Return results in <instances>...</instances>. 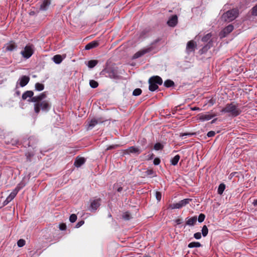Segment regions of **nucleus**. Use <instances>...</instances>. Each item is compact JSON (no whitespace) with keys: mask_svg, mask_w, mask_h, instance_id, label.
Listing matches in <instances>:
<instances>
[{"mask_svg":"<svg viewBox=\"0 0 257 257\" xmlns=\"http://www.w3.org/2000/svg\"><path fill=\"white\" fill-rule=\"evenodd\" d=\"M35 89L39 91H42L44 89V85L38 82L36 83L35 84Z\"/></svg>","mask_w":257,"mask_h":257,"instance_id":"e433bc0d","label":"nucleus"},{"mask_svg":"<svg viewBox=\"0 0 257 257\" xmlns=\"http://www.w3.org/2000/svg\"><path fill=\"white\" fill-rule=\"evenodd\" d=\"M177 224L179 225L182 223V219L178 218L175 220Z\"/></svg>","mask_w":257,"mask_h":257,"instance_id":"e2e57ef3","label":"nucleus"},{"mask_svg":"<svg viewBox=\"0 0 257 257\" xmlns=\"http://www.w3.org/2000/svg\"><path fill=\"white\" fill-rule=\"evenodd\" d=\"M205 218V215L204 214H203V213L200 214L198 216V222H202L204 220Z\"/></svg>","mask_w":257,"mask_h":257,"instance_id":"c03bdc74","label":"nucleus"},{"mask_svg":"<svg viewBox=\"0 0 257 257\" xmlns=\"http://www.w3.org/2000/svg\"><path fill=\"white\" fill-rule=\"evenodd\" d=\"M131 215L128 212H125L122 214V218L125 220H128L131 219Z\"/></svg>","mask_w":257,"mask_h":257,"instance_id":"a19ab883","label":"nucleus"},{"mask_svg":"<svg viewBox=\"0 0 257 257\" xmlns=\"http://www.w3.org/2000/svg\"><path fill=\"white\" fill-rule=\"evenodd\" d=\"M25 186V184L23 183H19L17 187H18L21 190L22 188H23Z\"/></svg>","mask_w":257,"mask_h":257,"instance_id":"680f3d73","label":"nucleus"},{"mask_svg":"<svg viewBox=\"0 0 257 257\" xmlns=\"http://www.w3.org/2000/svg\"><path fill=\"white\" fill-rule=\"evenodd\" d=\"M53 60L56 64H59L61 63L63 60V58L61 55H56L53 57Z\"/></svg>","mask_w":257,"mask_h":257,"instance_id":"a878e982","label":"nucleus"},{"mask_svg":"<svg viewBox=\"0 0 257 257\" xmlns=\"http://www.w3.org/2000/svg\"><path fill=\"white\" fill-rule=\"evenodd\" d=\"M46 92L41 93L38 96H35L31 98L30 100H28L29 102H37L38 101H42L43 100L46 98Z\"/></svg>","mask_w":257,"mask_h":257,"instance_id":"2eb2a0df","label":"nucleus"},{"mask_svg":"<svg viewBox=\"0 0 257 257\" xmlns=\"http://www.w3.org/2000/svg\"><path fill=\"white\" fill-rule=\"evenodd\" d=\"M34 47L32 44L27 45L24 50L21 52V54L23 57L26 59H29L34 53Z\"/></svg>","mask_w":257,"mask_h":257,"instance_id":"6e6552de","label":"nucleus"},{"mask_svg":"<svg viewBox=\"0 0 257 257\" xmlns=\"http://www.w3.org/2000/svg\"><path fill=\"white\" fill-rule=\"evenodd\" d=\"M215 135V132L211 131H209V132H208L207 136L208 137L210 138V137H212L214 136Z\"/></svg>","mask_w":257,"mask_h":257,"instance_id":"13d9d810","label":"nucleus"},{"mask_svg":"<svg viewBox=\"0 0 257 257\" xmlns=\"http://www.w3.org/2000/svg\"><path fill=\"white\" fill-rule=\"evenodd\" d=\"M155 196L157 200L158 201H160L161 200L162 194L160 192L156 191L155 193Z\"/></svg>","mask_w":257,"mask_h":257,"instance_id":"de8ad7c7","label":"nucleus"},{"mask_svg":"<svg viewBox=\"0 0 257 257\" xmlns=\"http://www.w3.org/2000/svg\"><path fill=\"white\" fill-rule=\"evenodd\" d=\"M101 200L100 198L90 200L89 210L93 212L95 211L100 206Z\"/></svg>","mask_w":257,"mask_h":257,"instance_id":"f8f14e48","label":"nucleus"},{"mask_svg":"<svg viewBox=\"0 0 257 257\" xmlns=\"http://www.w3.org/2000/svg\"><path fill=\"white\" fill-rule=\"evenodd\" d=\"M59 229L61 230H65L66 229V225L65 223H61L59 225Z\"/></svg>","mask_w":257,"mask_h":257,"instance_id":"6e6d98bb","label":"nucleus"},{"mask_svg":"<svg viewBox=\"0 0 257 257\" xmlns=\"http://www.w3.org/2000/svg\"><path fill=\"white\" fill-rule=\"evenodd\" d=\"M164 85L165 87L169 88L174 86L175 83L172 80L168 79L164 82Z\"/></svg>","mask_w":257,"mask_h":257,"instance_id":"7c9ffc66","label":"nucleus"},{"mask_svg":"<svg viewBox=\"0 0 257 257\" xmlns=\"http://www.w3.org/2000/svg\"><path fill=\"white\" fill-rule=\"evenodd\" d=\"M142 90L140 88H136L133 92V95L134 96H139L141 94Z\"/></svg>","mask_w":257,"mask_h":257,"instance_id":"ea45409f","label":"nucleus"},{"mask_svg":"<svg viewBox=\"0 0 257 257\" xmlns=\"http://www.w3.org/2000/svg\"><path fill=\"white\" fill-rule=\"evenodd\" d=\"M251 15L253 16H257V5L252 8Z\"/></svg>","mask_w":257,"mask_h":257,"instance_id":"a18cd8bd","label":"nucleus"},{"mask_svg":"<svg viewBox=\"0 0 257 257\" xmlns=\"http://www.w3.org/2000/svg\"><path fill=\"white\" fill-rule=\"evenodd\" d=\"M138 143L142 147H145L147 144V139L145 138H140L138 140Z\"/></svg>","mask_w":257,"mask_h":257,"instance_id":"72a5a7b5","label":"nucleus"},{"mask_svg":"<svg viewBox=\"0 0 257 257\" xmlns=\"http://www.w3.org/2000/svg\"><path fill=\"white\" fill-rule=\"evenodd\" d=\"M201 231L203 236L205 237L208 233V229L207 226L204 225Z\"/></svg>","mask_w":257,"mask_h":257,"instance_id":"58836bf2","label":"nucleus"},{"mask_svg":"<svg viewBox=\"0 0 257 257\" xmlns=\"http://www.w3.org/2000/svg\"><path fill=\"white\" fill-rule=\"evenodd\" d=\"M77 215L75 214H72L69 217V220L71 223L75 222L77 220Z\"/></svg>","mask_w":257,"mask_h":257,"instance_id":"79ce46f5","label":"nucleus"},{"mask_svg":"<svg viewBox=\"0 0 257 257\" xmlns=\"http://www.w3.org/2000/svg\"><path fill=\"white\" fill-rule=\"evenodd\" d=\"M154 156H155V155L153 153L150 154V155H149L148 160H152L154 158Z\"/></svg>","mask_w":257,"mask_h":257,"instance_id":"0e129e2a","label":"nucleus"},{"mask_svg":"<svg viewBox=\"0 0 257 257\" xmlns=\"http://www.w3.org/2000/svg\"><path fill=\"white\" fill-rule=\"evenodd\" d=\"M145 173L147 175L150 176L153 175L155 172L153 169H148L146 171Z\"/></svg>","mask_w":257,"mask_h":257,"instance_id":"8fccbe9b","label":"nucleus"},{"mask_svg":"<svg viewBox=\"0 0 257 257\" xmlns=\"http://www.w3.org/2000/svg\"><path fill=\"white\" fill-rule=\"evenodd\" d=\"M15 197L14 196L13 194H10L6 198V199L4 201L3 203V206H5L7 205L9 202H10L12 200L14 199Z\"/></svg>","mask_w":257,"mask_h":257,"instance_id":"cd10ccee","label":"nucleus"},{"mask_svg":"<svg viewBox=\"0 0 257 257\" xmlns=\"http://www.w3.org/2000/svg\"><path fill=\"white\" fill-rule=\"evenodd\" d=\"M34 103V111L36 114H38L41 110L45 112H47L51 108V104L48 101L43 100L42 101H38Z\"/></svg>","mask_w":257,"mask_h":257,"instance_id":"20e7f679","label":"nucleus"},{"mask_svg":"<svg viewBox=\"0 0 257 257\" xmlns=\"http://www.w3.org/2000/svg\"><path fill=\"white\" fill-rule=\"evenodd\" d=\"M239 11L237 9H233L224 13L222 17V20L230 22L235 19L238 16Z\"/></svg>","mask_w":257,"mask_h":257,"instance_id":"39448f33","label":"nucleus"},{"mask_svg":"<svg viewBox=\"0 0 257 257\" xmlns=\"http://www.w3.org/2000/svg\"><path fill=\"white\" fill-rule=\"evenodd\" d=\"M194 237L196 239H199L201 238V234L200 232H198L194 234Z\"/></svg>","mask_w":257,"mask_h":257,"instance_id":"864d4df0","label":"nucleus"},{"mask_svg":"<svg viewBox=\"0 0 257 257\" xmlns=\"http://www.w3.org/2000/svg\"><path fill=\"white\" fill-rule=\"evenodd\" d=\"M142 152V150L138 147L135 146H132L129 147L128 149L124 150L125 154H134L137 155L140 154Z\"/></svg>","mask_w":257,"mask_h":257,"instance_id":"4468645a","label":"nucleus"},{"mask_svg":"<svg viewBox=\"0 0 257 257\" xmlns=\"http://www.w3.org/2000/svg\"><path fill=\"white\" fill-rule=\"evenodd\" d=\"M19 84L21 87H24L26 86L30 81V77L28 76H22L19 80Z\"/></svg>","mask_w":257,"mask_h":257,"instance_id":"f3484780","label":"nucleus"},{"mask_svg":"<svg viewBox=\"0 0 257 257\" xmlns=\"http://www.w3.org/2000/svg\"><path fill=\"white\" fill-rule=\"evenodd\" d=\"M85 162V159L83 157H77L74 162V165L77 167H80Z\"/></svg>","mask_w":257,"mask_h":257,"instance_id":"6ab92c4d","label":"nucleus"},{"mask_svg":"<svg viewBox=\"0 0 257 257\" xmlns=\"http://www.w3.org/2000/svg\"><path fill=\"white\" fill-rule=\"evenodd\" d=\"M215 103V99L213 98H211L210 100H208V103L210 105H213Z\"/></svg>","mask_w":257,"mask_h":257,"instance_id":"bf43d9fd","label":"nucleus"},{"mask_svg":"<svg viewBox=\"0 0 257 257\" xmlns=\"http://www.w3.org/2000/svg\"><path fill=\"white\" fill-rule=\"evenodd\" d=\"M20 190V188L16 187V188L13 190V191L11 193V194H13L14 196L15 197L17 195V193H18V192Z\"/></svg>","mask_w":257,"mask_h":257,"instance_id":"603ef678","label":"nucleus"},{"mask_svg":"<svg viewBox=\"0 0 257 257\" xmlns=\"http://www.w3.org/2000/svg\"><path fill=\"white\" fill-rule=\"evenodd\" d=\"M160 162H161L160 159L158 158H155V159L154 160L153 163L155 165H158L160 164Z\"/></svg>","mask_w":257,"mask_h":257,"instance_id":"5fc2aeb1","label":"nucleus"},{"mask_svg":"<svg viewBox=\"0 0 257 257\" xmlns=\"http://www.w3.org/2000/svg\"><path fill=\"white\" fill-rule=\"evenodd\" d=\"M234 29V27L232 24H230L225 27L223 30L221 32L222 37H225L226 35L231 33Z\"/></svg>","mask_w":257,"mask_h":257,"instance_id":"dca6fc26","label":"nucleus"},{"mask_svg":"<svg viewBox=\"0 0 257 257\" xmlns=\"http://www.w3.org/2000/svg\"><path fill=\"white\" fill-rule=\"evenodd\" d=\"M202 246L201 244L199 242H191L189 243L188 245V247L189 248H193V247H199Z\"/></svg>","mask_w":257,"mask_h":257,"instance_id":"2f4dec72","label":"nucleus"},{"mask_svg":"<svg viewBox=\"0 0 257 257\" xmlns=\"http://www.w3.org/2000/svg\"><path fill=\"white\" fill-rule=\"evenodd\" d=\"M97 123V121L96 120L95 118H93L91 119L88 122L87 126L88 128L87 130H90L92 129L94 126H95Z\"/></svg>","mask_w":257,"mask_h":257,"instance_id":"393cba45","label":"nucleus"},{"mask_svg":"<svg viewBox=\"0 0 257 257\" xmlns=\"http://www.w3.org/2000/svg\"><path fill=\"white\" fill-rule=\"evenodd\" d=\"M252 204L254 207H257V199H254L253 200Z\"/></svg>","mask_w":257,"mask_h":257,"instance_id":"69168bd1","label":"nucleus"},{"mask_svg":"<svg viewBox=\"0 0 257 257\" xmlns=\"http://www.w3.org/2000/svg\"><path fill=\"white\" fill-rule=\"evenodd\" d=\"M37 143V140L36 138L33 136H31L29 137L27 139H24L23 141V143L25 146H28V147H32L34 149L36 147V144Z\"/></svg>","mask_w":257,"mask_h":257,"instance_id":"9d476101","label":"nucleus"},{"mask_svg":"<svg viewBox=\"0 0 257 257\" xmlns=\"http://www.w3.org/2000/svg\"><path fill=\"white\" fill-rule=\"evenodd\" d=\"M117 145H111L109 146L107 149L106 150H110L115 149L116 147H117Z\"/></svg>","mask_w":257,"mask_h":257,"instance_id":"052dcab7","label":"nucleus"},{"mask_svg":"<svg viewBox=\"0 0 257 257\" xmlns=\"http://www.w3.org/2000/svg\"><path fill=\"white\" fill-rule=\"evenodd\" d=\"M99 45V42L97 41H93L87 44L85 47V50H90L91 49L95 48Z\"/></svg>","mask_w":257,"mask_h":257,"instance_id":"aec40b11","label":"nucleus"},{"mask_svg":"<svg viewBox=\"0 0 257 257\" xmlns=\"http://www.w3.org/2000/svg\"><path fill=\"white\" fill-rule=\"evenodd\" d=\"M200 109L198 107H194L192 108V110H199Z\"/></svg>","mask_w":257,"mask_h":257,"instance_id":"774afa93","label":"nucleus"},{"mask_svg":"<svg viewBox=\"0 0 257 257\" xmlns=\"http://www.w3.org/2000/svg\"><path fill=\"white\" fill-rule=\"evenodd\" d=\"M196 47V43L193 40L188 41L186 48V53L187 54H190L191 52H194Z\"/></svg>","mask_w":257,"mask_h":257,"instance_id":"ddd939ff","label":"nucleus"},{"mask_svg":"<svg viewBox=\"0 0 257 257\" xmlns=\"http://www.w3.org/2000/svg\"><path fill=\"white\" fill-rule=\"evenodd\" d=\"M122 190V187H118L117 189V191L118 192H121Z\"/></svg>","mask_w":257,"mask_h":257,"instance_id":"338daca9","label":"nucleus"},{"mask_svg":"<svg viewBox=\"0 0 257 257\" xmlns=\"http://www.w3.org/2000/svg\"><path fill=\"white\" fill-rule=\"evenodd\" d=\"M225 189V185L224 183H221L218 188L217 193L219 195H222Z\"/></svg>","mask_w":257,"mask_h":257,"instance_id":"473e14b6","label":"nucleus"},{"mask_svg":"<svg viewBox=\"0 0 257 257\" xmlns=\"http://www.w3.org/2000/svg\"><path fill=\"white\" fill-rule=\"evenodd\" d=\"M84 223V221L82 220L81 221H78L76 225V228H79L80 226H81Z\"/></svg>","mask_w":257,"mask_h":257,"instance_id":"4d7b16f0","label":"nucleus"},{"mask_svg":"<svg viewBox=\"0 0 257 257\" xmlns=\"http://www.w3.org/2000/svg\"><path fill=\"white\" fill-rule=\"evenodd\" d=\"M212 45V41H210L208 43L205 45L200 50V52L201 54L205 53L211 47Z\"/></svg>","mask_w":257,"mask_h":257,"instance_id":"b1692460","label":"nucleus"},{"mask_svg":"<svg viewBox=\"0 0 257 257\" xmlns=\"http://www.w3.org/2000/svg\"><path fill=\"white\" fill-rule=\"evenodd\" d=\"M17 47V45L13 41H11L6 45V50L8 51H12L16 49Z\"/></svg>","mask_w":257,"mask_h":257,"instance_id":"412c9836","label":"nucleus"},{"mask_svg":"<svg viewBox=\"0 0 257 257\" xmlns=\"http://www.w3.org/2000/svg\"><path fill=\"white\" fill-rule=\"evenodd\" d=\"M96 120L97 121V123H101L104 121H106V119H105L104 118L102 117H98L97 118H96Z\"/></svg>","mask_w":257,"mask_h":257,"instance_id":"09e8293b","label":"nucleus"},{"mask_svg":"<svg viewBox=\"0 0 257 257\" xmlns=\"http://www.w3.org/2000/svg\"><path fill=\"white\" fill-rule=\"evenodd\" d=\"M20 190V188L16 187V188L13 190V191L11 193V194H13L14 196L15 197L17 195V193H18V192Z\"/></svg>","mask_w":257,"mask_h":257,"instance_id":"3c124183","label":"nucleus"},{"mask_svg":"<svg viewBox=\"0 0 257 257\" xmlns=\"http://www.w3.org/2000/svg\"><path fill=\"white\" fill-rule=\"evenodd\" d=\"M4 141L6 144L11 145L13 146L20 145L19 139L12 134H8L4 137Z\"/></svg>","mask_w":257,"mask_h":257,"instance_id":"0eeeda50","label":"nucleus"},{"mask_svg":"<svg viewBox=\"0 0 257 257\" xmlns=\"http://www.w3.org/2000/svg\"><path fill=\"white\" fill-rule=\"evenodd\" d=\"M191 201L192 199L186 198L178 203L169 204V208L171 209H180L189 204Z\"/></svg>","mask_w":257,"mask_h":257,"instance_id":"1a4fd4ad","label":"nucleus"},{"mask_svg":"<svg viewBox=\"0 0 257 257\" xmlns=\"http://www.w3.org/2000/svg\"><path fill=\"white\" fill-rule=\"evenodd\" d=\"M216 116V114H210L209 112H207L205 113H201L197 115V119L202 121L209 120L213 117Z\"/></svg>","mask_w":257,"mask_h":257,"instance_id":"9b49d317","label":"nucleus"},{"mask_svg":"<svg viewBox=\"0 0 257 257\" xmlns=\"http://www.w3.org/2000/svg\"><path fill=\"white\" fill-rule=\"evenodd\" d=\"M100 75L111 79H120L121 78V76L118 72V68L114 66H106L100 72Z\"/></svg>","mask_w":257,"mask_h":257,"instance_id":"7ed1b4c3","label":"nucleus"},{"mask_svg":"<svg viewBox=\"0 0 257 257\" xmlns=\"http://www.w3.org/2000/svg\"><path fill=\"white\" fill-rule=\"evenodd\" d=\"M195 133H181L180 134V137H183L184 136H193L194 135H195Z\"/></svg>","mask_w":257,"mask_h":257,"instance_id":"49530a36","label":"nucleus"},{"mask_svg":"<svg viewBox=\"0 0 257 257\" xmlns=\"http://www.w3.org/2000/svg\"><path fill=\"white\" fill-rule=\"evenodd\" d=\"M98 61L96 60H90L87 63V66L89 68H93L98 64Z\"/></svg>","mask_w":257,"mask_h":257,"instance_id":"c85d7f7f","label":"nucleus"},{"mask_svg":"<svg viewBox=\"0 0 257 257\" xmlns=\"http://www.w3.org/2000/svg\"><path fill=\"white\" fill-rule=\"evenodd\" d=\"M197 220V216H195L190 218L188 219L186 221L185 225L189 226H193L196 223Z\"/></svg>","mask_w":257,"mask_h":257,"instance_id":"5701e85b","label":"nucleus"},{"mask_svg":"<svg viewBox=\"0 0 257 257\" xmlns=\"http://www.w3.org/2000/svg\"><path fill=\"white\" fill-rule=\"evenodd\" d=\"M178 23V18L176 15L173 16L170 18L167 22L168 25L172 27H174L176 26Z\"/></svg>","mask_w":257,"mask_h":257,"instance_id":"a211bd4d","label":"nucleus"},{"mask_svg":"<svg viewBox=\"0 0 257 257\" xmlns=\"http://www.w3.org/2000/svg\"><path fill=\"white\" fill-rule=\"evenodd\" d=\"M162 40L161 38H158L154 40L149 45L146 47L142 49L137 53H136L133 56L134 59H137L142 57L147 53H156L158 51V43Z\"/></svg>","mask_w":257,"mask_h":257,"instance_id":"f257e3e1","label":"nucleus"},{"mask_svg":"<svg viewBox=\"0 0 257 257\" xmlns=\"http://www.w3.org/2000/svg\"><path fill=\"white\" fill-rule=\"evenodd\" d=\"M25 243H26V241L23 239H20L17 242L18 246L20 247L24 246Z\"/></svg>","mask_w":257,"mask_h":257,"instance_id":"37998d69","label":"nucleus"},{"mask_svg":"<svg viewBox=\"0 0 257 257\" xmlns=\"http://www.w3.org/2000/svg\"><path fill=\"white\" fill-rule=\"evenodd\" d=\"M34 92L31 90H27L25 91L22 96V98L23 100H26L28 97H29L30 100L31 98L33 97Z\"/></svg>","mask_w":257,"mask_h":257,"instance_id":"4be33fe9","label":"nucleus"},{"mask_svg":"<svg viewBox=\"0 0 257 257\" xmlns=\"http://www.w3.org/2000/svg\"><path fill=\"white\" fill-rule=\"evenodd\" d=\"M89 84L90 87L92 88H95L98 86V83L94 80H90L89 81Z\"/></svg>","mask_w":257,"mask_h":257,"instance_id":"4c0bfd02","label":"nucleus"},{"mask_svg":"<svg viewBox=\"0 0 257 257\" xmlns=\"http://www.w3.org/2000/svg\"><path fill=\"white\" fill-rule=\"evenodd\" d=\"M212 37V34L211 33H208L206 35H205L203 38H202L201 40L203 42H207L211 41L210 39Z\"/></svg>","mask_w":257,"mask_h":257,"instance_id":"c9c22d12","label":"nucleus"},{"mask_svg":"<svg viewBox=\"0 0 257 257\" xmlns=\"http://www.w3.org/2000/svg\"><path fill=\"white\" fill-rule=\"evenodd\" d=\"M180 157L179 155H176L174 158H173L171 160V165L173 166H176L177 165Z\"/></svg>","mask_w":257,"mask_h":257,"instance_id":"c756f323","label":"nucleus"},{"mask_svg":"<svg viewBox=\"0 0 257 257\" xmlns=\"http://www.w3.org/2000/svg\"><path fill=\"white\" fill-rule=\"evenodd\" d=\"M154 149L156 151L162 150L164 149V145L160 143H157L154 145Z\"/></svg>","mask_w":257,"mask_h":257,"instance_id":"f704fd0d","label":"nucleus"},{"mask_svg":"<svg viewBox=\"0 0 257 257\" xmlns=\"http://www.w3.org/2000/svg\"><path fill=\"white\" fill-rule=\"evenodd\" d=\"M50 4V2L49 0H44L40 6V9L43 11L46 10Z\"/></svg>","mask_w":257,"mask_h":257,"instance_id":"bb28decb","label":"nucleus"},{"mask_svg":"<svg viewBox=\"0 0 257 257\" xmlns=\"http://www.w3.org/2000/svg\"><path fill=\"white\" fill-rule=\"evenodd\" d=\"M221 113H227L228 115L232 117H236L241 113V110L238 107L237 104L234 102H231L225 105L220 111Z\"/></svg>","mask_w":257,"mask_h":257,"instance_id":"f03ea898","label":"nucleus"},{"mask_svg":"<svg viewBox=\"0 0 257 257\" xmlns=\"http://www.w3.org/2000/svg\"><path fill=\"white\" fill-rule=\"evenodd\" d=\"M149 89L151 91H154L158 88V85H162L163 83L162 79L159 76L151 77L149 80Z\"/></svg>","mask_w":257,"mask_h":257,"instance_id":"423d86ee","label":"nucleus"}]
</instances>
